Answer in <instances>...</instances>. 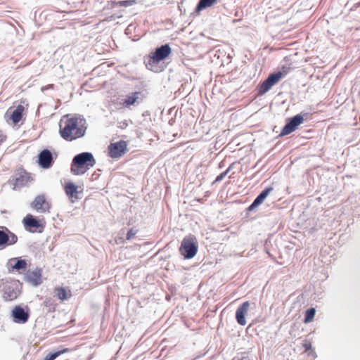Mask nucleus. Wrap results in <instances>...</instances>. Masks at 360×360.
I'll return each instance as SVG.
<instances>
[{"label": "nucleus", "mask_w": 360, "mask_h": 360, "mask_svg": "<svg viewBox=\"0 0 360 360\" xmlns=\"http://www.w3.org/2000/svg\"><path fill=\"white\" fill-rule=\"evenodd\" d=\"M22 224L26 230L30 232H34L39 227L43 228L42 224L35 219L32 214H27L23 219Z\"/></svg>", "instance_id": "obj_16"}, {"label": "nucleus", "mask_w": 360, "mask_h": 360, "mask_svg": "<svg viewBox=\"0 0 360 360\" xmlns=\"http://www.w3.org/2000/svg\"><path fill=\"white\" fill-rule=\"evenodd\" d=\"M12 261L15 262V264H12V267L17 271L25 270L27 267V262L25 259H13Z\"/></svg>", "instance_id": "obj_21"}, {"label": "nucleus", "mask_w": 360, "mask_h": 360, "mask_svg": "<svg viewBox=\"0 0 360 360\" xmlns=\"http://www.w3.org/2000/svg\"><path fill=\"white\" fill-rule=\"evenodd\" d=\"M171 52L172 49L168 44L161 46L148 56L146 60V67L153 70L161 60L168 57Z\"/></svg>", "instance_id": "obj_3"}, {"label": "nucleus", "mask_w": 360, "mask_h": 360, "mask_svg": "<svg viewBox=\"0 0 360 360\" xmlns=\"http://www.w3.org/2000/svg\"><path fill=\"white\" fill-rule=\"evenodd\" d=\"M232 167V165L229 167V168L224 172L221 173L219 175L217 176L215 180L213 181L212 184H214L217 182L221 181L229 172Z\"/></svg>", "instance_id": "obj_28"}, {"label": "nucleus", "mask_w": 360, "mask_h": 360, "mask_svg": "<svg viewBox=\"0 0 360 360\" xmlns=\"http://www.w3.org/2000/svg\"><path fill=\"white\" fill-rule=\"evenodd\" d=\"M273 190L272 187L265 188L254 200L253 203L250 205V208L256 207L261 204L269 195V193Z\"/></svg>", "instance_id": "obj_19"}, {"label": "nucleus", "mask_w": 360, "mask_h": 360, "mask_svg": "<svg viewBox=\"0 0 360 360\" xmlns=\"http://www.w3.org/2000/svg\"><path fill=\"white\" fill-rule=\"evenodd\" d=\"M238 360H250V359L248 357L244 356V357H242L241 359H240Z\"/></svg>", "instance_id": "obj_31"}, {"label": "nucleus", "mask_w": 360, "mask_h": 360, "mask_svg": "<svg viewBox=\"0 0 360 360\" xmlns=\"http://www.w3.org/2000/svg\"><path fill=\"white\" fill-rule=\"evenodd\" d=\"M250 302L248 301L244 302L236 311V319L238 323L240 326H245L247 323L245 320V315L250 308Z\"/></svg>", "instance_id": "obj_15"}, {"label": "nucleus", "mask_w": 360, "mask_h": 360, "mask_svg": "<svg viewBox=\"0 0 360 360\" xmlns=\"http://www.w3.org/2000/svg\"><path fill=\"white\" fill-rule=\"evenodd\" d=\"M17 297L18 292L11 288H8L3 294V298L6 301H13L15 300Z\"/></svg>", "instance_id": "obj_20"}, {"label": "nucleus", "mask_w": 360, "mask_h": 360, "mask_svg": "<svg viewBox=\"0 0 360 360\" xmlns=\"http://www.w3.org/2000/svg\"><path fill=\"white\" fill-rule=\"evenodd\" d=\"M24 110V106L22 105H18L16 108L11 113L9 120L12 121L13 124H17L21 120Z\"/></svg>", "instance_id": "obj_17"}, {"label": "nucleus", "mask_w": 360, "mask_h": 360, "mask_svg": "<svg viewBox=\"0 0 360 360\" xmlns=\"http://www.w3.org/2000/svg\"><path fill=\"white\" fill-rule=\"evenodd\" d=\"M303 347L305 349V351H308L309 349H311V344L310 342H305L304 344H303Z\"/></svg>", "instance_id": "obj_30"}, {"label": "nucleus", "mask_w": 360, "mask_h": 360, "mask_svg": "<svg viewBox=\"0 0 360 360\" xmlns=\"http://www.w3.org/2000/svg\"><path fill=\"white\" fill-rule=\"evenodd\" d=\"M198 249V242L193 235H188L181 241L179 252L184 259H189L195 256Z\"/></svg>", "instance_id": "obj_4"}, {"label": "nucleus", "mask_w": 360, "mask_h": 360, "mask_svg": "<svg viewBox=\"0 0 360 360\" xmlns=\"http://www.w3.org/2000/svg\"><path fill=\"white\" fill-rule=\"evenodd\" d=\"M54 292L61 302L70 298L72 296L71 290L63 287H56Z\"/></svg>", "instance_id": "obj_18"}, {"label": "nucleus", "mask_w": 360, "mask_h": 360, "mask_svg": "<svg viewBox=\"0 0 360 360\" xmlns=\"http://www.w3.org/2000/svg\"><path fill=\"white\" fill-rule=\"evenodd\" d=\"M12 316L14 322L17 323H25L30 317L29 311H25L20 306H15L12 310Z\"/></svg>", "instance_id": "obj_12"}, {"label": "nucleus", "mask_w": 360, "mask_h": 360, "mask_svg": "<svg viewBox=\"0 0 360 360\" xmlns=\"http://www.w3.org/2000/svg\"><path fill=\"white\" fill-rule=\"evenodd\" d=\"M32 180L31 174L23 169H18L13 176L14 185L17 187L26 186Z\"/></svg>", "instance_id": "obj_11"}, {"label": "nucleus", "mask_w": 360, "mask_h": 360, "mask_svg": "<svg viewBox=\"0 0 360 360\" xmlns=\"http://www.w3.org/2000/svg\"><path fill=\"white\" fill-rule=\"evenodd\" d=\"M5 229L6 232L0 231V246L14 245L18 241L17 236L11 232L7 228Z\"/></svg>", "instance_id": "obj_13"}, {"label": "nucleus", "mask_w": 360, "mask_h": 360, "mask_svg": "<svg viewBox=\"0 0 360 360\" xmlns=\"http://www.w3.org/2000/svg\"><path fill=\"white\" fill-rule=\"evenodd\" d=\"M85 120L76 115H65L59 122V134L67 141L83 137L86 133Z\"/></svg>", "instance_id": "obj_1"}, {"label": "nucleus", "mask_w": 360, "mask_h": 360, "mask_svg": "<svg viewBox=\"0 0 360 360\" xmlns=\"http://www.w3.org/2000/svg\"><path fill=\"white\" fill-rule=\"evenodd\" d=\"M64 191L71 202L74 203L82 199L84 193L82 186L76 185L74 182L68 181L64 185Z\"/></svg>", "instance_id": "obj_5"}, {"label": "nucleus", "mask_w": 360, "mask_h": 360, "mask_svg": "<svg viewBox=\"0 0 360 360\" xmlns=\"http://www.w3.org/2000/svg\"><path fill=\"white\" fill-rule=\"evenodd\" d=\"M136 3V0H124L113 2V4L120 7H128Z\"/></svg>", "instance_id": "obj_26"}, {"label": "nucleus", "mask_w": 360, "mask_h": 360, "mask_svg": "<svg viewBox=\"0 0 360 360\" xmlns=\"http://www.w3.org/2000/svg\"><path fill=\"white\" fill-rule=\"evenodd\" d=\"M139 94V92H134L131 95L127 96V98L124 101V105L126 107H129L130 105H134L136 102V101L139 98L138 97Z\"/></svg>", "instance_id": "obj_23"}, {"label": "nucleus", "mask_w": 360, "mask_h": 360, "mask_svg": "<svg viewBox=\"0 0 360 360\" xmlns=\"http://www.w3.org/2000/svg\"><path fill=\"white\" fill-rule=\"evenodd\" d=\"M315 315V308H311L306 311L304 323H309L313 321Z\"/></svg>", "instance_id": "obj_27"}, {"label": "nucleus", "mask_w": 360, "mask_h": 360, "mask_svg": "<svg viewBox=\"0 0 360 360\" xmlns=\"http://www.w3.org/2000/svg\"><path fill=\"white\" fill-rule=\"evenodd\" d=\"M96 164V160L91 153L84 152L75 155L71 163L72 174L79 176L85 174Z\"/></svg>", "instance_id": "obj_2"}, {"label": "nucleus", "mask_w": 360, "mask_h": 360, "mask_svg": "<svg viewBox=\"0 0 360 360\" xmlns=\"http://www.w3.org/2000/svg\"><path fill=\"white\" fill-rule=\"evenodd\" d=\"M51 206L50 202L44 194L37 195L31 202V207L41 213L49 212Z\"/></svg>", "instance_id": "obj_8"}, {"label": "nucleus", "mask_w": 360, "mask_h": 360, "mask_svg": "<svg viewBox=\"0 0 360 360\" xmlns=\"http://www.w3.org/2000/svg\"><path fill=\"white\" fill-rule=\"evenodd\" d=\"M217 1V0H200L197 5L196 10L199 11L207 7H210L214 5Z\"/></svg>", "instance_id": "obj_22"}, {"label": "nucleus", "mask_w": 360, "mask_h": 360, "mask_svg": "<svg viewBox=\"0 0 360 360\" xmlns=\"http://www.w3.org/2000/svg\"><path fill=\"white\" fill-rule=\"evenodd\" d=\"M72 349L70 348H64L63 349L59 350L58 352H56L52 354H49L47 356H46L44 360H54L56 358H57L58 356L69 352Z\"/></svg>", "instance_id": "obj_24"}, {"label": "nucleus", "mask_w": 360, "mask_h": 360, "mask_svg": "<svg viewBox=\"0 0 360 360\" xmlns=\"http://www.w3.org/2000/svg\"><path fill=\"white\" fill-rule=\"evenodd\" d=\"M138 231L139 230L135 228H131V229H129L126 236L127 240H130L133 239L138 233Z\"/></svg>", "instance_id": "obj_29"}, {"label": "nucleus", "mask_w": 360, "mask_h": 360, "mask_svg": "<svg viewBox=\"0 0 360 360\" xmlns=\"http://www.w3.org/2000/svg\"><path fill=\"white\" fill-rule=\"evenodd\" d=\"M304 121L303 117L300 115H297L293 117L288 120V123L283 128L280 136H283L288 135L295 131L297 127L301 124Z\"/></svg>", "instance_id": "obj_10"}, {"label": "nucleus", "mask_w": 360, "mask_h": 360, "mask_svg": "<svg viewBox=\"0 0 360 360\" xmlns=\"http://www.w3.org/2000/svg\"><path fill=\"white\" fill-rule=\"evenodd\" d=\"M127 142L123 140L111 143L108 146V156L114 159L120 158L127 151Z\"/></svg>", "instance_id": "obj_6"}, {"label": "nucleus", "mask_w": 360, "mask_h": 360, "mask_svg": "<svg viewBox=\"0 0 360 360\" xmlns=\"http://www.w3.org/2000/svg\"><path fill=\"white\" fill-rule=\"evenodd\" d=\"M25 280L33 286L39 285L43 281L42 269L35 268L34 269L27 270L25 274Z\"/></svg>", "instance_id": "obj_9"}, {"label": "nucleus", "mask_w": 360, "mask_h": 360, "mask_svg": "<svg viewBox=\"0 0 360 360\" xmlns=\"http://www.w3.org/2000/svg\"><path fill=\"white\" fill-rule=\"evenodd\" d=\"M283 74L277 72L269 75V76L258 86V94L263 95L266 93L274 85L279 82Z\"/></svg>", "instance_id": "obj_7"}, {"label": "nucleus", "mask_w": 360, "mask_h": 360, "mask_svg": "<svg viewBox=\"0 0 360 360\" xmlns=\"http://www.w3.org/2000/svg\"><path fill=\"white\" fill-rule=\"evenodd\" d=\"M56 304L51 298H46L44 302V306L48 309L49 312H53L56 309Z\"/></svg>", "instance_id": "obj_25"}, {"label": "nucleus", "mask_w": 360, "mask_h": 360, "mask_svg": "<svg viewBox=\"0 0 360 360\" xmlns=\"http://www.w3.org/2000/svg\"><path fill=\"white\" fill-rule=\"evenodd\" d=\"M38 163L42 168L48 169L51 167L53 163L51 153L47 149L43 150L39 154Z\"/></svg>", "instance_id": "obj_14"}]
</instances>
